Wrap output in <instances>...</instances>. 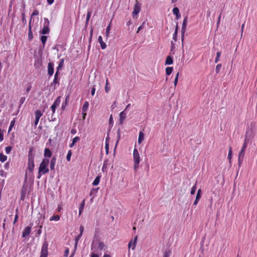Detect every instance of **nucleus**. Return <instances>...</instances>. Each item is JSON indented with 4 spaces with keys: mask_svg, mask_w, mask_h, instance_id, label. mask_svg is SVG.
Masks as SVG:
<instances>
[{
    "mask_svg": "<svg viewBox=\"0 0 257 257\" xmlns=\"http://www.w3.org/2000/svg\"><path fill=\"white\" fill-rule=\"evenodd\" d=\"M49 162H41L38 170V175L37 178L40 179L42 175L48 173L49 169Z\"/></svg>",
    "mask_w": 257,
    "mask_h": 257,
    "instance_id": "nucleus-1",
    "label": "nucleus"
},
{
    "mask_svg": "<svg viewBox=\"0 0 257 257\" xmlns=\"http://www.w3.org/2000/svg\"><path fill=\"white\" fill-rule=\"evenodd\" d=\"M49 21L47 18L44 19V23L43 25V27L40 33L42 34L45 35L48 34L50 33V29L49 27Z\"/></svg>",
    "mask_w": 257,
    "mask_h": 257,
    "instance_id": "nucleus-2",
    "label": "nucleus"
},
{
    "mask_svg": "<svg viewBox=\"0 0 257 257\" xmlns=\"http://www.w3.org/2000/svg\"><path fill=\"white\" fill-rule=\"evenodd\" d=\"M247 147L246 140H245L242 145L241 150L238 155V161H241L243 159L244 152Z\"/></svg>",
    "mask_w": 257,
    "mask_h": 257,
    "instance_id": "nucleus-3",
    "label": "nucleus"
},
{
    "mask_svg": "<svg viewBox=\"0 0 257 257\" xmlns=\"http://www.w3.org/2000/svg\"><path fill=\"white\" fill-rule=\"evenodd\" d=\"M141 11V4L139 3V2L136 0V3L134 6V10L132 13L133 17H134L135 16L137 15Z\"/></svg>",
    "mask_w": 257,
    "mask_h": 257,
    "instance_id": "nucleus-4",
    "label": "nucleus"
},
{
    "mask_svg": "<svg viewBox=\"0 0 257 257\" xmlns=\"http://www.w3.org/2000/svg\"><path fill=\"white\" fill-rule=\"evenodd\" d=\"M48 243L45 239L43 242V245L42 246L41 251V255H48Z\"/></svg>",
    "mask_w": 257,
    "mask_h": 257,
    "instance_id": "nucleus-5",
    "label": "nucleus"
},
{
    "mask_svg": "<svg viewBox=\"0 0 257 257\" xmlns=\"http://www.w3.org/2000/svg\"><path fill=\"white\" fill-rule=\"evenodd\" d=\"M59 71H56L55 74V75H54V79H53V81L51 84V85H54V89L56 88V85H59Z\"/></svg>",
    "mask_w": 257,
    "mask_h": 257,
    "instance_id": "nucleus-6",
    "label": "nucleus"
},
{
    "mask_svg": "<svg viewBox=\"0 0 257 257\" xmlns=\"http://www.w3.org/2000/svg\"><path fill=\"white\" fill-rule=\"evenodd\" d=\"M187 22V17H186L183 20L182 27V29H181L182 41H183V39H184V33L185 32L186 28Z\"/></svg>",
    "mask_w": 257,
    "mask_h": 257,
    "instance_id": "nucleus-7",
    "label": "nucleus"
},
{
    "mask_svg": "<svg viewBox=\"0 0 257 257\" xmlns=\"http://www.w3.org/2000/svg\"><path fill=\"white\" fill-rule=\"evenodd\" d=\"M54 73V64L52 62H49L48 64V74L49 76L53 75Z\"/></svg>",
    "mask_w": 257,
    "mask_h": 257,
    "instance_id": "nucleus-8",
    "label": "nucleus"
},
{
    "mask_svg": "<svg viewBox=\"0 0 257 257\" xmlns=\"http://www.w3.org/2000/svg\"><path fill=\"white\" fill-rule=\"evenodd\" d=\"M31 231V227L29 226H27L25 228L23 233H22V237L25 238L27 236H28Z\"/></svg>",
    "mask_w": 257,
    "mask_h": 257,
    "instance_id": "nucleus-9",
    "label": "nucleus"
},
{
    "mask_svg": "<svg viewBox=\"0 0 257 257\" xmlns=\"http://www.w3.org/2000/svg\"><path fill=\"white\" fill-rule=\"evenodd\" d=\"M201 197V190L199 189L197 192L195 200L193 204L196 205Z\"/></svg>",
    "mask_w": 257,
    "mask_h": 257,
    "instance_id": "nucleus-10",
    "label": "nucleus"
},
{
    "mask_svg": "<svg viewBox=\"0 0 257 257\" xmlns=\"http://www.w3.org/2000/svg\"><path fill=\"white\" fill-rule=\"evenodd\" d=\"M91 249L94 252L97 251L98 248V240H93L91 245Z\"/></svg>",
    "mask_w": 257,
    "mask_h": 257,
    "instance_id": "nucleus-11",
    "label": "nucleus"
},
{
    "mask_svg": "<svg viewBox=\"0 0 257 257\" xmlns=\"http://www.w3.org/2000/svg\"><path fill=\"white\" fill-rule=\"evenodd\" d=\"M126 118V113L124 112V110L121 111L119 113V122L120 124H123L124 120Z\"/></svg>",
    "mask_w": 257,
    "mask_h": 257,
    "instance_id": "nucleus-12",
    "label": "nucleus"
},
{
    "mask_svg": "<svg viewBox=\"0 0 257 257\" xmlns=\"http://www.w3.org/2000/svg\"><path fill=\"white\" fill-rule=\"evenodd\" d=\"M137 240V237L136 236L134 238V240H132L130 241L128 244V246L129 248L132 247V249H134L136 247V243Z\"/></svg>",
    "mask_w": 257,
    "mask_h": 257,
    "instance_id": "nucleus-13",
    "label": "nucleus"
},
{
    "mask_svg": "<svg viewBox=\"0 0 257 257\" xmlns=\"http://www.w3.org/2000/svg\"><path fill=\"white\" fill-rule=\"evenodd\" d=\"M98 41L100 45V47L102 49H105L106 47V45L105 42H103L102 40V37L101 36H99L98 38Z\"/></svg>",
    "mask_w": 257,
    "mask_h": 257,
    "instance_id": "nucleus-14",
    "label": "nucleus"
},
{
    "mask_svg": "<svg viewBox=\"0 0 257 257\" xmlns=\"http://www.w3.org/2000/svg\"><path fill=\"white\" fill-rule=\"evenodd\" d=\"M35 167L34 162H28V170L29 172L32 173Z\"/></svg>",
    "mask_w": 257,
    "mask_h": 257,
    "instance_id": "nucleus-15",
    "label": "nucleus"
},
{
    "mask_svg": "<svg viewBox=\"0 0 257 257\" xmlns=\"http://www.w3.org/2000/svg\"><path fill=\"white\" fill-rule=\"evenodd\" d=\"M134 161H140V155L137 149H134Z\"/></svg>",
    "mask_w": 257,
    "mask_h": 257,
    "instance_id": "nucleus-16",
    "label": "nucleus"
},
{
    "mask_svg": "<svg viewBox=\"0 0 257 257\" xmlns=\"http://www.w3.org/2000/svg\"><path fill=\"white\" fill-rule=\"evenodd\" d=\"M173 13L174 15L176 16L177 19H178L181 17L180 14L179 10L178 8L175 7L173 9Z\"/></svg>",
    "mask_w": 257,
    "mask_h": 257,
    "instance_id": "nucleus-17",
    "label": "nucleus"
},
{
    "mask_svg": "<svg viewBox=\"0 0 257 257\" xmlns=\"http://www.w3.org/2000/svg\"><path fill=\"white\" fill-rule=\"evenodd\" d=\"M173 60L172 58L170 56H168L166 59L165 64L166 65H171V64H173Z\"/></svg>",
    "mask_w": 257,
    "mask_h": 257,
    "instance_id": "nucleus-18",
    "label": "nucleus"
},
{
    "mask_svg": "<svg viewBox=\"0 0 257 257\" xmlns=\"http://www.w3.org/2000/svg\"><path fill=\"white\" fill-rule=\"evenodd\" d=\"M144 139V134L143 133V132H140L139 133V135L138 143L141 144L143 142Z\"/></svg>",
    "mask_w": 257,
    "mask_h": 257,
    "instance_id": "nucleus-19",
    "label": "nucleus"
},
{
    "mask_svg": "<svg viewBox=\"0 0 257 257\" xmlns=\"http://www.w3.org/2000/svg\"><path fill=\"white\" fill-rule=\"evenodd\" d=\"M85 206V200H83L82 203L79 207V215H80L83 212L84 207Z\"/></svg>",
    "mask_w": 257,
    "mask_h": 257,
    "instance_id": "nucleus-20",
    "label": "nucleus"
},
{
    "mask_svg": "<svg viewBox=\"0 0 257 257\" xmlns=\"http://www.w3.org/2000/svg\"><path fill=\"white\" fill-rule=\"evenodd\" d=\"M52 155L51 151L48 148H46L44 151V156L45 157H50Z\"/></svg>",
    "mask_w": 257,
    "mask_h": 257,
    "instance_id": "nucleus-21",
    "label": "nucleus"
},
{
    "mask_svg": "<svg viewBox=\"0 0 257 257\" xmlns=\"http://www.w3.org/2000/svg\"><path fill=\"white\" fill-rule=\"evenodd\" d=\"M89 106V103L88 101H85L82 107V111H87Z\"/></svg>",
    "mask_w": 257,
    "mask_h": 257,
    "instance_id": "nucleus-22",
    "label": "nucleus"
},
{
    "mask_svg": "<svg viewBox=\"0 0 257 257\" xmlns=\"http://www.w3.org/2000/svg\"><path fill=\"white\" fill-rule=\"evenodd\" d=\"M100 176H97L94 179V180L93 181V183H92V185L93 186H96L97 185L99 184V182H100Z\"/></svg>",
    "mask_w": 257,
    "mask_h": 257,
    "instance_id": "nucleus-23",
    "label": "nucleus"
},
{
    "mask_svg": "<svg viewBox=\"0 0 257 257\" xmlns=\"http://www.w3.org/2000/svg\"><path fill=\"white\" fill-rule=\"evenodd\" d=\"M35 118L37 119H40V118L42 116L43 113L41 112L40 110H37L35 112Z\"/></svg>",
    "mask_w": 257,
    "mask_h": 257,
    "instance_id": "nucleus-24",
    "label": "nucleus"
},
{
    "mask_svg": "<svg viewBox=\"0 0 257 257\" xmlns=\"http://www.w3.org/2000/svg\"><path fill=\"white\" fill-rule=\"evenodd\" d=\"M105 247V244L103 242L99 241L98 240V248L100 249V250H102L104 249Z\"/></svg>",
    "mask_w": 257,
    "mask_h": 257,
    "instance_id": "nucleus-25",
    "label": "nucleus"
},
{
    "mask_svg": "<svg viewBox=\"0 0 257 257\" xmlns=\"http://www.w3.org/2000/svg\"><path fill=\"white\" fill-rule=\"evenodd\" d=\"M64 62V59H61L60 60L59 65L57 67V71H59V70L63 66Z\"/></svg>",
    "mask_w": 257,
    "mask_h": 257,
    "instance_id": "nucleus-26",
    "label": "nucleus"
},
{
    "mask_svg": "<svg viewBox=\"0 0 257 257\" xmlns=\"http://www.w3.org/2000/svg\"><path fill=\"white\" fill-rule=\"evenodd\" d=\"M111 22L109 23V24L107 26L106 29V32H105V36L107 38L109 36V34L110 33V29H111Z\"/></svg>",
    "mask_w": 257,
    "mask_h": 257,
    "instance_id": "nucleus-27",
    "label": "nucleus"
},
{
    "mask_svg": "<svg viewBox=\"0 0 257 257\" xmlns=\"http://www.w3.org/2000/svg\"><path fill=\"white\" fill-rule=\"evenodd\" d=\"M80 140L79 137H75L72 140V143L70 145V147H72L75 144Z\"/></svg>",
    "mask_w": 257,
    "mask_h": 257,
    "instance_id": "nucleus-28",
    "label": "nucleus"
},
{
    "mask_svg": "<svg viewBox=\"0 0 257 257\" xmlns=\"http://www.w3.org/2000/svg\"><path fill=\"white\" fill-rule=\"evenodd\" d=\"M173 70V68L172 67H168L166 68V75H170Z\"/></svg>",
    "mask_w": 257,
    "mask_h": 257,
    "instance_id": "nucleus-29",
    "label": "nucleus"
},
{
    "mask_svg": "<svg viewBox=\"0 0 257 257\" xmlns=\"http://www.w3.org/2000/svg\"><path fill=\"white\" fill-rule=\"evenodd\" d=\"M60 220V216L58 215H53L51 218H50V221H58Z\"/></svg>",
    "mask_w": 257,
    "mask_h": 257,
    "instance_id": "nucleus-30",
    "label": "nucleus"
},
{
    "mask_svg": "<svg viewBox=\"0 0 257 257\" xmlns=\"http://www.w3.org/2000/svg\"><path fill=\"white\" fill-rule=\"evenodd\" d=\"M171 254V250L170 249H167L165 251L163 257H170Z\"/></svg>",
    "mask_w": 257,
    "mask_h": 257,
    "instance_id": "nucleus-31",
    "label": "nucleus"
},
{
    "mask_svg": "<svg viewBox=\"0 0 257 257\" xmlns=\"http://www.w3.org/2000/svg\"><path fill=\"white\" fill-rule=\"evenodd\" d=\"M99 188H93L92 189L90 193V196H95L96 193H97V191Z\"/></svg>",
    "mask_w": 257,
    "mask_h": 257,
    "instance_id": "nucleus-32",
    "label": "nucleus"
},
{
    "mask_svg": "<svg viewBox=\"0 0 257 257\" xmlns=\"http://www.w3.org/2000/svg\"><path fill=\"white\" fill-rule=\"evenodd\" d=\"M178 27L177 25L176 27L175 31L174 33L173 34V40L175 41H177V33H178Z\"/></svg>",
    "mask_w": 257,
    "mask_h": 257,
    "instance_id": "nucleus-33",
    "label": "nucleus"
},
{
    "mask_svg": "<svg viewBox=\"0 0 257 257\" xmlns=\"http://www.w3.org/2000/svg\"><path fill=\"white\" fill-rule=\"evenodd\" d=\"M22 23H23L24 26H25L27 24V20H26V19L25 17V13H23L22 14Z\"/></svg>",
    "mask_w": 257,
    "mask_h": 257,
    "instance_id": "nucleus-34",
    "label": "nucleus"
},
{
    "mask_svg": "<svg viewBox=\"0 0 257 257\" xmlns=\"http://www.w3.org/2000/svg\"><path fill=\"white\" fill-rule=\"evenodd\" d=\"M47 39V37L46 36H42L41 37V41L43 45V46L45 45Z\"/></svg>",
    "mask_w": 257,
    "mask_h": 257,
    "instance_id": "nucleus-35",
    "label": "nucleus"
},
{
    "mask_svg": "<svg viewBox=\"0 0 257 257\" xmlns=\"http://www.w3.org/2000/svg\"><path fill=\"white\" fill-rule=\"evenodd\" d=\"M28 39L30 41H31L33 39V35L32 29H29Z\"/></svg>",
    "mask_w": 257,
    "mask_h": 257,
    "instance_id": "nucleus-36",
    "label": "nucleus"
},
{
    "mask_svg": "<svg viewBox=\"0 0 257 257\" xmlns=\"http://www.w3.org/2000/svg\"><path fill=\"white\" fill-rule=\"evenodd\" d=\"M222 65L221 64H218L215 68V72L216 73H218L220 72V70L221 68Z\"/></svg>",
    "mask_w": 257,
    "mask_h": 257,
    "instance_id": "nucleus-37",
    "label": "nucleus"
},
{
    "mask_svg": "<svg viewBox=\"0 0 257 257\" xmlns=\"http://www.w3.org/2000/svg\"><path fill=\"white\" fill-rule=\"evenodd\" d=\"M221 52H217L216 53V57L215 59V63H217L219 61L220 57L221 55Z\"/></svg>",
    "mask_w": 257,
    "mask_h": 257,
    "instance_id": "nucleus-38",
    "label": "nucleus"
},
{
    "mask_svg": "<svg viewBox=\"0 0 257 257\" xmlns=\"http://www.w3.org/2000/svg\"><path fill=\"white\" fill-rule=\"evenodd\" d=\"M15 119H14L13 120H12L11 121V123H10V125L9 126V131H8V133H9L12 130V127L14 126V125H15Z\"/></svg>",
    "mask_w": 257,
    "mask_h": 257,
    "instance_id": "nucleus-39",
    "label": "nucleus"
},
{
    "mask_svg": "<svg viewBox=\"0 0 257 257\" xmlns=\"http://www.w3.org/2000/svg\"><path fill=\"white\" fill-rule=\"evenodd\" d=\"M91 15V12L88 11L87 14V16H86V24H88V23L89 21V19L90 18Z\"/></svg>",
    "mask_w": 257,
    "mask_h": 257,
    "instance_id": "nucleus-40",
    "label": "nucleus"
},
{
    "mask_svg": "<svg viewBox=\"0 0 257 257\" xmlns=\"http://www.w3.org/2000/svg\"><path fill=\"white\" fill-rule=\"evenodd\" d=\"M61 102L60 99V96H59L57 98V99L55 100V102H54L53 104L59 106Z\"/></svg>",
    "mask_w": 257,
    "mask_h": 257,
    "instance_id": "nucleus-41",
    "label": "nucleus"
},
{
    "mask_svg": "<svg viewBox=\"0 0 257 257\" xmlns=\"http://www.w3.org/2000/svg\"><path fill=\"white\" fill-rule=\"evenodd\" d=\"M196 190V185L195 184V185H194L192 186V187L191 188V190L190 194L191 195L194 194L195 193Z\"/></svg>",
    "mask_w": 257,
    "mask_h": 257,
    "instance_id": "nucleus-42",
    "label": "nucleus"
},
{
    "mask_svg": "<svg viewBox=\"0 0 257 257\" xmlns=\"http://www.w3.org/2000/svg\"><path fill=\"white\" fill-rule=\"evenodd\" d=\"M7 160V156L4 155L3 154H0V161H6Z\"/></svg>",
    "mask_w": 257,
    "mask_h": 257,
    "instance_id": "nucleus-43",
    "label": "nucleus"
},
{
    "mask_svg": "<svg viewBox=\"0 0 257 257\" xmlns=\"http://www.w3.org/2000/svg\"><path fill=\"white\" fill-rule=\"evenodd\" d=\"M69 101V95H67L65 98L64 103H63L62 107H65V105H67V103Z\"/></svg>",
    "mask_w": 257,
    "mask_h": 257,
    "instance_id": "nucleus-44",
    "label": "nucleus"
},
{
    "mask_svg": "<svg viewBox=\"0 0 257 257\" xmlns=\"http://www.w3.org/2000/svg\"><path fill=\"white\" fill-rule=\"evenodd\" d=\"M33 150V147H31L29 149V161H30L31 159H32L33 158H32V152Z\"/></svg>",
    "mask_w": 257,
    "mask_h": 257,
    "instance_id": "nucleus-45",
    "label": "nucleus"
},
{
    "mask_svg": "<svg viewBox=\"0 0 257 257\" xmlns=\"http://www.w3.org/2000/svg\"><path fill=\"white\" fill-rule=\"evenodd\" d=\"M179 72H178L176 75V77L175 78V80H174V86L175 87L177 85V83H178V78H179Z\"/></svg>",
    "mask_w": 257,
    "mask_h": 257,
    "instance_id": "nucleus-46",
    "label": "nucleus"
},
{
    "mask_svg": "<svg viewBox=\"0 0 257 257\" xmlns=\"http://www.w3.org/2000/svg\"><path fill=\"white\" fill-rule=\"evenodd\" d=\"M39 11L37 10H35L33 11V12L31 14V18H32L33 17L35 16H38L39 15Z\"/></svg>",
    "mask_w": 257,
    "mask_h": 257,
    "instance_id": "nucleus-47",
    "label": "nucleus"
},
{
    "mask_svg": "<svg viewBox=\"0 0 257 257\" xmlns=\"http://www.w3.org/2000/svg\"><path fill=\"white\" fill-rule=\"evenodd\" d=\"M0 176L2 177H7V173L5 172L4 170H0Z\"/></svg>",
    "mask_w": 257,
    "mask_h": 257,
    "instance_id": "nucleus-48",
    "label": "nucleus"
},
{
    "mask_svg": "<svg viewBox=\"0 0 257 257\" xmlns=\"http://www.w3.org/2000/svg\"><path fill=\"white\" fill-rule=\"evenodd\" d=\"M4 140V134L3 131L0 128V141L2 142Z\"/></svg>",
    "mask_w": 257,
    "mask_h": 257,
    "instance_id": "nucleus-49",
    "label": "nucleus"
},
{
    "mask_svg": "<svg viewBox=\"0 0 257 257\" xmlns=\"http://www.w3.org/2000/svg\"><path fill=\"white\" fill-rule=\"evenodd\" d=\"M140 162H135V164H134V169L137 171V169L139 168V165H140Z\"/></svg>",
    "mask_w": 257,
    "mask_h": 257,
    "instance_id": "nucleus-50",
    "label": "nucleus"
},
{
    "mask_svg": "<svg viewBox=\"0 0 257 257\" xmlns=\"http://www.w3.org/2000/svg\"><path fill=\"white\" fill-rule=\"evenodd\" d=\"M232 158V151H231V148H229L228 155V159L230 160Z\"/></svg>",
    "mask_w": 257,
    "mask_h": 257,
    "instance_id": "nucleus-51",
    "label": "nucleus"
},
{
    "mask_svg": "<svg viewBox=\"0 0 257 257\" xmlns=\"http://www.w3.org/2000/svg\"><path fill=\"white\" fill-rule=\"evenodd\" d=\"M12 150V147L11 146L7 147L5 149V151L7 154H9Z\"/></svg>",
    "mask_w": 257,
    "mask_h": 257,
    "instance_id": "nucleus-52",
    "label": "nucleus"
},
{
    "mask_svg": "<svg viewBox=\"0 0 257 257\" xmlns=\"http://www.w3.org/2000/svg\"><path fill=\"white\" fill-rule=\"evenodd\" d=\"M55 162H51L50 167L51 170H54L55 166Z\"/></svg>",
    "mask_w": 257,
    "mask_h": 257,
    "instance_id": "nucleus-53",
    "label": "nucleus"
},
{
    "mask_svg": "<svg viewBox=\"0 0 257 257\" xmlns=\"http://www.w3.org/2000/svg\"><path fill=\"white\" fill-rule=\"evenodd\" d=\"M69 253V248H66L64 253V256L67 257Z\"/></svg>",
    "mask_w": 257,
    "mask_h": 257,
    "instance_id": "nucleus-54",
    "label": "nucleus"
},
{
    "mask_svg": "<svg viewBox=\"0 0 257 257\" xmlns=\"http://www.w3.org/2000/svg\"><path fill=\"white\" fill-rule=\"evenodd\" d=\"M26 100V97H22L20 99V105H22L24 102H25Z\"/></svg>",
    "mask_w": 257,
    "mask_h": 257,
    "instance_id": "nucleus-55",
    "label": "nucleus"
},
{
    "mask_svg": "<svg viewBox=\"0 0 257 257\" xmlns=\"http://www.w3.org/2000/svg\"><path fill=\"white\" fill-rule=\"evenodd\" d=\"M18 218H19V215H18V213H16V215H15V218H14V220L13 221V224H15L17 222V221H18Z\"/></svg>",
    "mask_w": 257,
    "mask_h": 257,
    "instance_id": "nucleus-56",
    "label": "nucleus"
},
{
    "mask_svg": "<svg viewBox=\"0 0 257 257\" xmlns=\"http://www.w3.org/2000/svg\"><path fill=\"white\" fill-rule=\"evenodd\" d=\"M57 106L54 105V104H52V106H51V109H52V113L54 114L55 112V110H56V108Z\"/></svg>",
    "mask_w": 257,
    "mask_h": 257,
    "instance_id": "nucleus-57",
    "label": "nucleus"
},
{
    "mask_svg": "<svg viewBox=\"0 0 257 257\" xmlns=\"http://www.w3.org/2000/svg\"><path fill=\"white\" fill-rule=\"evenodd\" d=\"M95 92V86H93V87L91 88V94L92 96H93Z\"/></svg>",
    "mask_w": 257,
    "mask_h": 257,
    "instance_id": "nucleus-58",
    "label": "nucleus"
},
{
    "mask_svg": "<svg viewBox=\"0 0 257 257\" xmlns=\"http://www.w3.org/2000/svg\"><path fill=\"white\" fill-rule=\"evenodd\" d=\"M86 112L87 111H82V119L83 120H84L86 118V116L87 115V113H86Z\"/></svg>",
    "mask_w": 257,
    "mask_h": 257,
    "instance_id": "nucleus-59",
    "label": "nucleus"
},
{
    "mask_svg": "<svg viewBox=\"0 0 257 257\" xmlns=\"http://www.w3.org/2000/svg\"><path fill=\"white\" fill-rule=\"evenodd\" d=\"M71 156V153L70 151H69L67 155V157H66L67 160L68 161H69L70 160Z\"/></svg>",
    "mask_w": 257,
    "mask_h": 257,
    "instance_id": "nucleus-60",
    "label": "nucleus"
},
{
    "mask_svg": "<svg viewBox=\"0 0 257 257\" xmlns=\"http://www.w3.org/2000/svg\"><path fill=\"white\" fill-rule=\"evenodd\" d=\"M9 166H10V165H9V162H7L5 164V166H4V168H5V169H6V170H8V169H9Z\"/></svg>",
    "mask_w": 257,
    "mask_h": 257,
    "instance_id": "nucleus-61",
    "label": "nucleus"
},
{
    "mask_svg": "<svg viewBox=\"0 0 257 257\" xmlns=\"http://www.w3.org/2000/svg\"><path fill=\"white\" fill-rule=\"evenodd\" d=\"M90 257H99V255L94 252H92L90 254Z\"/></svg>",
    "mask_w": 257,
    "mask_h": 257,
    "instance_id": "nucleus-62",
    "label": "nucleus"
},
{
    "mask_svg": "<svg viewBox=\"0 0 257 257\" xmlns=\"http://www.w3.org/2000/svg\"><path fill=\"white\" fill-rule=\"evenodd\" d=\"M84 230V227L82 225L80 226V234H82Z\"/></svg>",
    "mask_w": 257,
    "mask_h": 257,
    "instance_id": "nucleus-63",
    "label": "nucleus"
},
{
    "mask_svg": "<svg viewBox=\"0 0 257 257\" xmlns=\"http://www.w3.org/2000/svg\"><path fill=\"white\" fill-rule=\"evenodd\" d=\"M110 89V87H109L108 86H105V90L106 93H108Z\"/></svg>",
    "mask_w": 257,
    "mask_h": 257,
    "instance_id": "nucleus-64",
    "label": "nucleus"
}]
</instances>
